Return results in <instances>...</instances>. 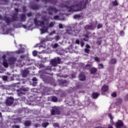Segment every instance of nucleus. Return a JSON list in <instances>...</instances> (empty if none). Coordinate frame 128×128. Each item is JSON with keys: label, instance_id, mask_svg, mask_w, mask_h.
<instances>
[{"label": "nucleus", "instance_id": "e433bc0d", "mask_svg": "<svg viewBox=\"0 0 128 128\" xmlns=\"http://www.w3.org/2000/svg\"><path fill=\"white\" fill-rule=\"evenodd\" d=\"M50 88L48 87H45L44 89V92H50Z\"/></svg>", "mask_w": 128, "mask_h": 128}, {"label": "nucleus", "instance_id": "cd10ccee", "mask_svg": "<svg viewBox=\"0 0 128 128\" xmlns=\"http://www.w3.org/2000/svg\"><path fill=\"white\" fill-rule=\"evenodd\" d=\"M109 64H116V60L114 58L110 60L109 61Z\"/></svg>", "mask_w": 128, "mask_h": 128}, {"label": "nucleus", "instance_id": "680f3d73", "mask_svg": "<svg viewBox=\"0 0 128 128\" xmlns=\"http://www.w3.org/2000/svg\"><path fill=\"white\" fill-rule=\"evenodd\" d=\"M27 16H28V18H30V16H32V12H29L27 14Z\"/></svg>", "mask_w": 128, "mask_h": 128}, {"label": "nucleus", "instance_id": "13d9d810", "mask_svg": "<svg viewBox=\"0 0 128 128\" xmlns=\"http://www.w3.org/2000/svg\"><path fill=\"white\" fill-rule=\"evenodd\" d=\"M59 28H64V25L62 24H60L58 25Z\"/></svg>", "mask_w": 128, "mask_h": 128}, {"label": "nucleus", "instance_id": "052dcab7", "mask_svg": "<svg viewBox=\"0 0 128 128\" xmlns=\"http://www.w3.org/2000/svg\"><path fill=\"white\" fill-rule=\"evenodd\" d=\"M35 128H38L39 126H40V124H34Z\"/></svg>", "mask_w": 128, "mask_h": 128}, {"label": "nucleus", "instance_id": "f3484780", "mask_svg": "<svg viewBox=\"0 0 128 128\" xmlns=\"http://www.w3.org/2000/svg\"><path fill=\"white\" fill-rule=\"evenodd\" d=\"M58 82L60 83V86H66V84H67L66 80H58Z\"/></svg>", "mask_w": 128, "mask_h": 128}, {"label": "nucleus", "instance_id": "0e129e2a", "mask_svg": "<svg viewBox=\"0 0 128 128\" xmlns=\"http://www.w3.org/2000/svg\"><path fill=\"white\" fill-rule=\"evenodd\" d=\"M120 36H124V31H121L120 32Z\"/></svg>", "mask_w": 128, "mask_h": 128}, {"label": "nucleus", "instance_id": "603ef678", "mask_svg": "<svg viewBox=\"0 0 128 128\" xmlns=\"http://www.w3.org/2000/svg\"><path fill=\"white\" fill-rule=\"evenodd\" d=\"M92 66V64H88L86 65V68H90Z\"/></svg>", "mask_w": 128, "mask_h": 128}, {"label": "nucleus", "instance_id": "4468645a", "mask_svg": "<svg viewBox=\"0 0 128 128\" xmlns=\"http://www.w3.org/2000/svg\"><path fill=\"white\" fill-rule=\"evenodd\" d=\"M20 46L21 48L19 50L16 51L15 52L16 54H23V52H24V48H22V44H20Z\"/></svg>", "mask_w": 128, "mask_h": 128}, {"label": "nucleus", "instance_id": "2eb2a0df", "mask_svg": "<svg viewBox=\"0 0 128 128\" xmlns=\"http://www.w3.org/2000/svg\"><path fill=\"white\" fill-rule=\"evenodd\" d=\"M107 90H108V86L104 85L102 88V94H104V92H106Z\"/></svg>", "mask_w": 128, "mask_h": 128}, {"label": "nucleus", "instance_id": "79ce46f5", "mask_svg": "<svg viewBox=\"0 0 128 128\" xmlns=\"http://www.w3.org/2000/svg\"><path fill=\"white\" fill-rule=\"evenodd\" d=\"M94 60L96 62H100V58H98V57H94Z\"/></svg>", "mask_w": 128, "mask_h": 128}, {"label": "nucleus", "instance_id": "bf43d9fd", "mask_svg": "<svg viewBox=\"0 0 128 128\" xmlns=\"http://www.w3.org/2000/svg\"><path fill=\"white\" fill-rule=\"evenodd\" d=\"M2 78L4 80H8V76H4L2 77Z\"/></svg>", "mask_w": 128, "mask_h": 128}, {"label": "nucleus", "instance_id": "423d86ee", "mask_svg": "<svg viewBox=\"0 0 128 128\" xmlns=\"http://www.w3.org/2000/svg\"><path fill=\"white\" fill-rule=\"evenodd\" d=\"M96 26V22H92L90 25H86L84 27V30H94Z\"/></svg>", "mask_w": 128, "mask_h": 128}, {"label": "nucleus", "instance_id": "b1692460", "mask_svg": "<svg viewBox=\"0 0 128 128\" xmlns=\"http://www.w3.org/2000/svg\"><path fill=\"white\" fill-rule=\"evenodd\" d=\"M108 116L110 120V124H112V126H114V120H112L114 119V117L112 116V114H108Z\"/></svg>", "mask_w": 128, "mask_h": 128}, {"label": "nucleus", "instance_id": "4c0bfd02", "mask_svg": "<svg viewBox=\"0 0 128 128\" xmlns=\"http://www.w3.org/2000/svg\"><path fill=\"white\" fill-rule=\"evenodd\" d=\"M51 46L52 48H58V44H52L51 45Z\"/></svg>", "mask_w": 128, "mask_h": 128}, {"label": "nucleus", "instance_id": "5fc2aeb1", "mask_svg": "<svg viewBox=\"0 0 128 128\" xmlns=\"http://www.w3.org/2000/svg\"><path fill=\"white\" fill-rule=\"evenodd\" d=\"M32 92H38V90H36V88H34L32 89Z\"/></svg>", "mask_w": 128, "mask_h": 128}, {"label": "nucleus", "instance_id": "09e8293b", "mask_svg": "<svg viewBox=\"0 0 128 128\" xmlns=\"http://www.w3.org/2000/svg\"><path fill=\"white\" fill-rule=\"evenodd\" d=\"M12 128H20V126L18 125H13Z\"/></svg>", "mask_w": 128, "mask_h": 128}, {"label": "nucleus", "instance_id": "0eeeda50", "mask_svg": "<svg viewBox=\"0 0 128 128\" xmlns=\"http://www.w3.org/2000/svg\"><path fill=\"white\" fill-rule=\"evenodd\" d=\"M47 12H48L49 14H52V13L58 14V12H60L59 10H58L56 8L52 7V6H50L47 10Z\"/></svg>", "mask_w": 128, "mask_h": 128}, {"label": "nucleus", "instance_id": "37998d69", "mask_svg": "<svg viewBox=\"0 0 128 128\" xmlns=\"http://www.w3.org/2000/svg\"><path fill=\"white\" fill-rule=\"evenodd\" d=\"M38 54V52H36V50H34L32 52V55L34 56H36Z\"/></svg>", "mask_w": 128, "mask_h": 128}, {"label": "nucleus", "instance_id": "338daca9", "mask_svg": "<svg viewBox=\"0 0 128 128\" xmlns=\"http://www.w3.org/2000/svg\"><path fill=\"white\" fill-rule=\"evenodd\" d=\"M122 100L121 98H118V102H119V104H122Z\"/></svg>", "mask_w": 128, "mask_h": 128}, {"label": "nucleus", "instance_id": "ea45409f", "mask_svg": "<svg viewBox=\"0 0 128 128\" xmlns=\"http://www.w3.org/2000/svg\"><path fill=\"white\" fill-rule=\"evenodd\" d=\"M48 122H46L42 124V126H43V128H46L48 126Z\"/></svg>", "mask_w": 128, "mask_h": 128}, {"label": "nucleus", "instance_id": "e2e57ef3", "mask_svg": "<svg viewBox=\"0 0 128 128\" xmlns=\"http://www.w3.org/2000/svg\"><path fill=\"white\" fill-rule=\"evenodd\" d=\"M76 44H80V40H76Z\"/></svg>", "mask_w": 128, "mask_h": 128}, {"label": "nucleus", "instance_id": "58836bf2", "mask_svg": "<svg viewBox=\"0 0 128 128\" xmlns=\"http://www.w3.org/2000/svg\"><path fill=\"white\" fill-rule=\"evenodd\" d=\"M51 100L52 102H58V98H56V96H53Z\"/></svg>", "mask_w": 128, "mask_h": 128}, {"label": "nucleus", "instance_id": "4be33fe9", "mask_svg": "<svg viewBox=\"0 0 128 128\" xmlns=\"http://www.w3.org/2000/svg\"><path fill=\"white\" fill-rule=\"evenodd\" d=\"M42 2H45V4H46L48 2H52V4H56V2H54V0H42Z\"/></svg>", "mask_w": 128, "mask_h": 128}, {"label": "nucleus", "instance_id": "f03ea898", "mask_svg": "<svg viewBox=\"0 0 128 128\" xmlns=\"http://www.w3.org/2000/svg\"><path fill=\"white\" fill-rule=\"evenodd\" d=\"M14 10L16 13L13 14L12 18L5 16L3 19L2 16L0 15V20H4L5 22L7 24V25H3L1 26L2 34H9L10 32H12V29H8L6 26H10V24L12 22L18 20V8H15Z\"/></svg>", "mask_w": 128, "mask_h": 128}, {"label": "nucleus", "instance_id": "774afa93", "mask_svg": "<svg viewBox=\"0 0 128 128\" xmlns=\"http://www.w3.org/2000/svg\"><path fill=\"white\" fill-rule=\"evenodd\" d=\"M86 48H90V45H88V44H86Z\"/></svg>", "mask_w": 128, "mask_h": 128}, {"label": "nucleus", "instance_id": "4d7b16f0", "mask_svg": "<svg viewBox=\"0 0 128 128\" xmlns=\"http://www.w3.org/2000/svg\"><path fill=\"white\" fill-rule=\"evenodd\" d=\"M112 3L114 6H118V4L116 0H114Z\"/></svg>", "mask_w": 128, "mask_h": 128}, {"label": "nucleus", "instance_id": "69168bd1", "mask_svg": "<svg viewBox=\"0 0 128 128\" xmlns=\"http://www.w3.org/2000/svg\"><path fill=\"white\" fill-rule=\"evenodd\" d=\"M125 100H128V94L126 95L124 97Z\"/></svg>", "mask_w": 128, "mask_h": 128}, {"label": "nucleus", "instance_id": "8fccbe9b", "mask_svg": "<svg viewBox=\"0 0 128 128\" xmlns=\"http://www.w3.org/2000/svg\"><path fill=\"white\" fill-rule=\"evenodd\" d=\"M97 28L98 29L101 28H102V24H98Z\"/></svg>", "mask_w": 128, "mask_h": 128}, {"label": "nucleus", "instance_id": "c85d7f7f", "mask_svg": "<svg viewBox=\"0 0 128 128\" xmlns=\"http://www.w3.org/2000/svg\"><path fill=\"white\" fill-rule=\"evenodd\" d=\"M39 46V48H46V46L43 44V46L40 44H36L34 46V48H38Z\"/></svg>", "mask_w": 128, "mask_h": 128}, {"label": "nucleus", "instance_id": "a18cd8bd", "mask_svg": "<svg viewBox=\"0 0 128 128\" xmlns=\"http://www.w3.org/2000/svg\"><path fill=\"white\" fill-rule=\"evenodd\" d=\"M98 68H104V65L102 64H98Z\"/></svg>", "mask_w": 128, "mask_h": 128}, {"label": "nucleus", "instance_id": "9b49d317", "mask_svg": "<svg viewBox=\"0 0 128 128\" xmlns=\"http://www.w3.org/2000/svg\"><path fill=\"white\" fill-rule=\"evenodd\" d=\"M14 98L10 97L8 98L6 101V106H12V104H14Z\"/></svg>", "mask_w": 128, "mask_h": 128}, {"label": "nucleus", "instance_id": "de8ad7c7", "mask_svg": "<svg viewBox=\"0 0 128 128\" xmlns=\"http://www.w3.org/2000/svg\"><path fill=\"white\" fill-rule=\"evenodd\" d=\"M56 34V30H53L49 34V36H52V34Z\"/></svg>", "mask_w": 128, "mask_h": 128}, {"label": "nucleus", "instance_id": "20e7f679", "mask_svg": "<svg viewBox=\"0 0 128 128\" xmlns=\"http://www.w3.org/2000/svg\"><path fill=\"white\" fill-rule=\"evenodd\" d=\"M80 25L76 23L75 24H72L71 26L68 27V29L66 30V34H70L71 36H76L80 32V30H76L78 28Z\"/></svg>", "mask_w": 128, "mask_h": 128}, {"label": "nucleus", "instance_id": "ddd939ff", "mask_svg": "<svg viewBox=\"0 0 128 128\" xmlns=\"http://www.w3.org/2000/svg\"><path fill=\"white\" fill-rule=\"evenodd\" d=\"M18 92V95L20 96L21 94H24V93L22 92H26V88H22V89L16 90Z\"/></svg>", "mask_w": 128, "mask_h": 128}, {"label": "nucleus", "instance_id": "7ed1b4c3", "mask_svg": "<svg viewBox=\"0 0 128 128\" xmlns=\"http://www.w3.org/2000/svg\"><path fill=\"white\" fill-rule=\"evenodd\" d=\"M90 0H86V2H84L82 1V0H78L77 2L74 3V5L70 7L62 4L61 5V8L64 10H66L70 12H78V10H84V8H86V4L88 2H90Z\"/></svg>", "mask_w": 128, "mask_h": 128}, {"label": "nucleus", "instance_id": "7c9ffc66", "mask_svg": "<svg viewBox=\"0 0 128 128\" xmlns=\"http://www.w3.org/2000/svg\"><path fill=\"white\" fill-rule=\"evenodd\" d=\"M98 96H100L98 93L94 92L92 94V98H96Z\"/></svg>", "mask_w": 128, "mask_h": 128}, {"label": "nucleus", "instance_id": "393cba45", "mask_svg": "<svg viewBox=\"0 0 128 128\" xmlns=\"http://www.w3.org/2000/svg\"><path fill=\"white\" fill-rule=\"evenodd\" d=\"M20 16L21 22H25L26 20V14H21Z\"/></svg>", "mask_w": 128, "mask_h": 128}, {"label": "nucleus", "instance_id": "aec40b11", "mask_svg": "<svg viewBox=\"0 0 128 128\" xmlns=\"http://www.w3.org/2000/svg\"><path fill=\"white\" fill-rule=\"evenodd\" d=\"M14 120V124H20V122H22V118H13Z\"/></svg>", "mask_w": 128, "mask_h": 128}, {"label": "nucleus", "instance_id": "6e6d98bb", "mask_svg": "<svg viewBox=\"0 0 128 128\" xmlns=\"http://www.w3.org/2000/svg\"><path fill=\"white\" fill-rule=\"evenodd\" d=\"M85 52H86L87 54H88L90 52V49H88V48H85L84 50Z\"/></svg>", "mask_w": 128, "mask_h": 128}, {"label": "nucleus", "instance_id": "6e6552de", "mask_svg": "<svg viewBox=\"0 0 128 128\" xmlns=\"http://www.w3.org/2000/svg\"><path fill=\"white\" fill-rule=\"evenodd\" d=\"M6 54H4L2 56V58H0V64L2 63V62L3 60V66L4 68H8V60H6Z\"/></svg>", "mask_w": 128, "mask_h": 128}, {"label": "nucleus", "instance_id": "c9c22d12", "mask_svg": "<svg viewBox=\"0 0 128 128\" xmlns=\"http://www.w3.org/2000/svg\"><path fill=\"white\" fill-rule=\"evenodd\" d=\"M31 8L32 10H38V8H40V7L38 6L34 5L31 7Z\"/></svg>", "mask_w": 128, "mask_h": 128}, {"label": "nucleus", "instance_id": "a19ab883", "mask_svg": "<svg viewBox=\"0 0 128 128\" xmlns=\"http://www.w3.org/2000/svg\"><path fill=\"white\" fill-rule=\"evenodd\" d=\"M83 40L85 42H88V36L87 35L84 36V38H83Z\"/></svg>", "mask_w": 128, "mask_h": 128}, {"label": "nucleus", "instance_id": "a211bd4d", "mask_svg": "<svg viewBox=\"0 0 128 128\" xmlns=\"http://www.w3.org/2000/svg\"><path fill=\"white\" fill-rule=\"evenodd\" d=\"M14 28H26V25H22V24H17L14 25Z\"/></svg>", "mask_w": 128, "mask_h": 128}, {"label": "nucleus", "instance_id": "49530a36", "mask_svg": "<svg viewBox=\"0 0 128 128\" xmlns=\"http://www.w3.org/2000/svg\"><path fill=\"white\" fill-rule=\"evenodd\" d=\"M112 96L113 98H116V92H113L112 94Z\"/></svg>", "mask_w": 128, "mask_h": 128}, {"label": "nucleus", "instance_id": "5701e85b", "mask_svg": "<svg viewBox=\"0 0 128 128\" xmlns=\"http://www.w3.org/2000/svg\"><path fill=\"white\" fill-rule=\"evenodd\" d=\"M32 81L33 82L32 86H36V84H38V79H36V78H34L32 79Z\"/></svg>", "mask_w": 128, "mask_h": 128}, {"label": "nucleus", "instance_id": "2f4dec72", "mask_svg": "<svg viewBox=\"0 0 128 128\" xmlns=\"http://www.w3.org/2000/svg\"><path fill=\"white\" fill-rule=\"evenodd\" d=\"M52 20H62V19L60 18L58 16H55L54 18H52Z\"/></svg>", "mask_w": 128, "mask_h": 128}, {"label": "nucleus", "instance_id": "3c124183", "mask_svg": "<svg viewBox=\"0 0 128 128\" xmlns=\"http://www.w3.org/2000/svg\"><path fill=\"white\" fill-rule=\"evenodd\" d=\"M80 46H81L82 48V46H84V41L82 40L80 42Z\"/></svg>", "mask_w": 128, "mask_h": 128}, {"label": "nucleus", "instance_id": "39448f33", "mask_svg": "<svg viewBox=\"0 0 128 128\" xmlns=\"http://www.w3.org/2000/svg\"><path fill=\"white\" fill-rule=\"evenodd\" d=\"M8 62L9 64H16V66H20V64H20V61H17L16 58L14 57H10L8 58Z\"/></svg>", "mask_w": 128, "mask_h": 128}, {"label": "nucleus", "instance_id": "c03bdc74", "mask_svg": "<svg viewBox=\"0 0 128 128\" xmlns=\"http://www.w3.org/2000/svg\"><path fill=\"white\" fill-rule=\"evenodd\" d=\"M54 38L55 40H56V42H58L60 38V36H56Z\"/></svg>", "mask_w": 128, "mask_h": 128}, {"label": "nucleus", "instance_id": "9d476101", "mask_svg": "<svg viewBox=\"0 0 128 128\" xmlns=\"http://www.w3.org/2000/svg\"><path fill=\"white\" fill-rule=\"evenodd\" d=\"M60 114V112L58 110L57 107L54 106L52 108V110L51 111V114L53 116H54V114Z\"/></svg>", "mask_w": 128, "mask_h": 128}, {"label": "nucleus", "instance_id": "1a4fd4ad", "mask_svg": "<svg viewBox=\"0 0 128 128\" xmlns=\"http://www.w3.org/2000/svg\"><path fill=\"white\" fill-rule=\"evenodd\" d=\"M50 64L53 66H56L58 64H60V58L57 57L50 61Z\"/></svg>", "mask_w": 128, "mask_h": 128}, {"label": "nucleus", "instance_id": "f257e3e1", "mask_svg": "<svg viewBox=\"0 0 128 128\" xmlns=\"http://www.w3.org/2000/svg\"><path fill=\"white\" fill-rule=\"evenodd\" d=\"M34 20L36 26L42 27V28L40 29L41 34L48 32V28H52L56 24V22H51L48 24V22H50V17L48 16H42V15H40V13L36 14V17L34 18Z\"/></svg>", "mask_w": 128, "mask_h": 128}, {"label": "nucleus", "instance_id": "bb28decb", "mask_svg": "<svg viewBox=\"0 0 128 128\" xmlns=\"http://www.w3.org/2000/svg\"><path fill=\"white\" fill-rule=\"evenodd\" d=\"M20 84V83L18 82L16 84H14L11 86L12 88H20V86H18V84Z\"/></svg>", "mask_w": 128, "mask_h": 128}, {"label": "nucleus", "instance_id": "6ab92c4d", "mask_svg": "<svg viewBox=\"0 0 128 128\" xmlns=\"http://www.w3.org/2000/svg\"><path fill=\"white\" fill-rule=\"evenodd\" d=\"M28 74V70H24L22 72V76L23 78H26Z\"/></svg>", "mask_w": 128, "mask_h": 128}, {"label": "nucleus", "instance_id": "a878e982", "mask_svg": "<svg viewBox=\"0 0 128 128\" xmlns=\"http://www.w3.org/2000/svg\"><path fill=\"white\" fill-rule=\"evenodd\" d=\"M74 20H80V18H82L81 14H76L73 16Z\"/></svg>", "mask_w": 128, "mask_h": 128}, {"label": "nucleus", "instance_id": "864d4df0", "mask_svg": "<svg viewBox=\"0 0 128 128\" xmlns=\"http://www.w3.org/2000/svg\"><path fill=\"white\" fill-rule=\"evenodd\" d=\"M47 70H52V66H48L46 68Z\"/></svg>", "mask_w": 128, "mask_h": 128}, {"label": "nucleus", "instance_id": "412c9836", "mask_svg": "<svg viewBox=\"0 0 128 128\" xmlns=\"http://www.w3.org/2000/svg\"><path fill=\"white\" fill-rule=\"evenodd\" d=\"M64 50L62 48H59L56 50V53L58 54L62 55L64 54Z\"/></svg>", "mask_w": 128, "mask_h": 128}, {"label": "nucleus", "instance_id": "c756f323", "mask_svg": "<svg viewBox=\"0 0 128 128\" xmlns=\"http://www.w3.org/2000/svg\"><path fill=\"white\" fill-rule=\"evenodd\" d=\"M32 124V122L30 120H26L24 122V126H30Z\"/></svg>", "mask_w": 128, "mask_h": 128}, {"label": "nucleus", "instance_id": "72a5a7b5", "mask_svg": "<svg viewBox=\"0 0 128 128\" xmlns=\"http://www.w3.org/2000/svg\"><path fill=\"white\" fill-rule=\"evenodd\" d=\"M90 72L91 74H96V68H91Z\"/></svg>", "mask_w": 128, "mask_h": 128}, {"label": "nucleus", "instance_id": "f704fd0d", "mask_svg": "<svg viewBox=\"0 0 128 128\" xmlns=\"http://www.w3.org/2000/svg\"><path fill=\"white\" fill-rule=\"evenodd\" d=\"M7 2H8V0H0V4H6Z\"/></svg>", "mask_w": 128, "mask_h": 128}, {"label": "nucleus", "instance_id": "dca6fc26", "mask_svg": "<svg viewBox=\"0 0 128 128\" xmlns=\"http://www.w3.org/2000/svg\"><path fill=\"white\" fill-rule=\"evenodd\" d=\"M79 80H82V82L86 80V76H84V72H81L79 74Z\"/></svg>", "mask_w": 128, "mask_h": 128}, {"label": "nucleus", "instance_id": "473e14b6", "mask_svg": "<svg viewBox=\"0 0 128 128\" xmlns=\"http://www.w3.org/2000/svg\"><path fill=\"white\" fill-rule=\"evenodd\" d=\"M32 60H30V58H28V59H27V60H26V62H27V64L28 63V62H30V63H28V64H27L28 66H30V65H32Z\"/></svg>", "mask_w": 128, "mask_h": 128}, {"label": "nucleus", "instance_id": "f8f14e48", "mask_svg": "<svg viewBox=\"0 0 128 128\" xmlns=\"http://www.w3.org/2000/svg\"><path fill=\"white\" fill-rule=\"evenodd\" d=\"M115 126L116 128H122L124 126V122L120 120H118Z\"/></svg>", "mask_w": 128, "mask_h": 128}]
</instances>
